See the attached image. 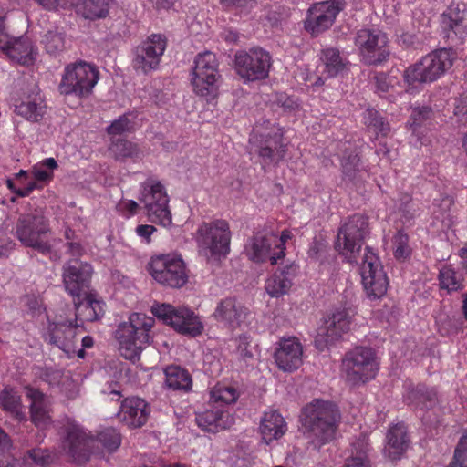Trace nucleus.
I'll return each instance as SVG.
<instances>
[{
	"mask_svg": "<svg viewBox=\"0 0 467 467\" xmlns=\"http://www.w3.org/2000/svg\"><path fill=\"white\" fill-rule=\"evenodd\" d=\"M300 420L309 444L319 450L335 438L341 413L336 403L315 399L303 408Z\"/></svg>",
	"mask_w": 467,
	"mask_h": 467,
	"instance_id": "obj_1",
	"label": "nucleus"
},
{
	"mask_svg": "<svg viewBox=\"0 0 467 467\" xmlns=\"http://www.w3.org/2000/svg\"><path fill=\"white\" fill-rule=\"evenodd\" d=\"M155 323L153 317L142 313H133L128 322L119 325L115 337L120 355L132 362L139 359L141 349L150 343L149 332Z\"/></svg>",
	"mask_w": 467,
	"mask_h": 467,
	"instance_id": "obj_2",
	"label": "nucleus"
},
{
	"mask_svg": "<svg viewBox=\"0 0 467 467\" xmlns=\"http://www.w3.org/2000/svg\"><path fill=\"white\" fill-rule=\"evenodd\" d=\"M50 231L48 219L40 208L21 213L16 223V236L21 244L43 254L51 252V244L47 240Z\"/></svg>",
	"mask_w": 467,
	"mask_h": 467,
	"instance_id": "obj_3",
	"label": "nucleus"
},
{
	"mask_svg": "<svg viewBox=\"0 0 467 467\" xmlns=\"http://www.w3.org/2000/svg\"><path fill=\"white\" fill-rule=\"evenodd\" d=\"M379 369L375 353L371 348L357 347L346 353L341 370L347 382L351 385L365 383L375 378Z\"/></svg>",
	"mask_w": 467,
	"mask_h": 467,
	"instance_id": "obj_4",
	"label": "nucleus"
},
{
	"mask_svg": "<svg viewBox=\"0 0 467 467\" xmlns=\"http://www.w3.org/2000/svg\"><path fill=\"white\" fill-rule=\"evenodd\" d=\"M192 85L194 92L206 100L213 99L218 94V61L215 54L205 51L198 54L194 59L192 72Z\"/></svg>",
	"mask_w": 467,
	"mask_h": 467,
	"instance_id": "obj_5",
	"label": "nucleus"
},
{
	"mask_svg": "<svg viewBox=\"0 0 467 467\" xmlns=\"http://www.w3.org/2000/svg\"><path fill=\"white\" fill-rule=\"evenodd\" d=\"M454 59L451 49H439L422 57L404 74L409 84L432 82L452 66Z\"/></svg>",
	"mask_w": 467,
	"mask_h": 467,
	"instance_id": "obj_6",
	"label": "nucleus"
},
{
	"mask_svg": "<svg viewBox=\"0 0 467 467\" xmlns=\"http://www.w3.org/2000/svg\"><path fill=\"white\" fill-rule=\"evenodd\" d=\"M99 78L96 67L83 61L68 65L58 86L64 95L88 97Z\"/></svg>",
	"mask_w": 467,
	"mask_h": 467,
	"instance_id": "obj_7",
	"label": "nucleus"
},
{
	"mask_svg": "<svg viewBox=\"0 0 467 467\" xmlns=\"http://www.w3.org/2000/svg\"><path fill=\"white\" fill-rule=\"evenodd\" d=\"M368 234V218L362 214H354L338 229L335 248L347 256L350 263L357 264L356 254L359 253Z\"/></svg>",
	"mask_w": 467,
	"mask_h": 467,
	"instance_id": "obj_8",
	"label": "nucleus"
},
{
	"mask_svg": "<svg viewBox=\"0 0 467 467\" xmlns=\"http://www.w3.org/2000/svg\"><path fill=\"white\" fill-rule=\"evenodd\" d=\"M148 270L159 284L171 288H181L188 282L183 260L176 255L161 254L151 258Z\"/></svg>",
	"mask_w": 467,
	"mask_h": 467,
	"instance_id": "obj_9",
	"label": "nucleus"
},
{
	"mask_svg": "<svg viewBox=\"0 0 467 467\" xmlns=\"http://www.w3.org/2000/svg\"><path fill=\"white\" fill-rule=\"evenodd\" d=\"M140 201L144 204L147 216L151 223L162 226L171 224V213L168 206L169 198L164 186L159 181L149 179L143 183Z\"/></svg>",
	"mask_w": 467,
	"mask_h": 467,
	"instance_id": "obj_10",
	"label": "nucleus"
},
{
	"mask_svg": "<svg viewBox=\"0 0 467 467\" xmlns=\"http://www.w3.org/2000/svg\"><path fill=\"white\" fill-rule=\"evenodd\" d=\"M61 449L72 461L83 464L89 460L95 440L74 421L67 420L60 431Z\"/></svg>",
	"mask_w": 467,
	"mask_h": 467,
	"instance_id": "obj_11",
	"label": "nucleus"
},
{
	"mask_svg": "<svg viewBox=\"0 0 467 467\" xmlns=\"http://www.w3.org/2000/svg\"><path fill=\"white\" fill-rule=\"evenodd\" d=\"M151 313L177 332L192 337L202 334L203 327L194 313L186 307H174L169 304L153 305Z\"/></svg>",
	"mask_w": 467,
	"mask_h": 467,
	"instance_id": "obj_12",
	"label": "nucleus"
},
{
	"mask_svg": "<svg viewBox=\"0 0 467 467\" xmlns=\"http://www.w3.org/2000/svg\"><path fill=\"white\" fill-rule=\"evenodd\" d=\"M354 43L359 51L361 61L368 66H378L389 59V49L385 33L363 28L357 32Z\"/></svg>",
	"mask_w": 467,
	"mask_h": 467,
	"instance_id": "obj_13",
	"label": "nucleus"
},
{
	"mask_svg": "<svg viewBox=\"0 0 467 467\" xmlns=\"http://www.w3.org/2000/svg\"><path fill=\"white\" fill-rule=\"evenodd\" d=\"M271 66L270 54L262 48H252L248 52L239 51L234 57L236 73L246 82L265 79Z\"/></svg>",
	"mask_w": 467,
	"mask_h": 467,
	"instance_id": "obj_14",
	"label": "nucleus"
},
{
	"mask_svg": "<svg viewBox=\"0 0 467 467\" xmlns=\"http://www.w3.org/2000/svg\"><path fill=\"white\" fill-rule=\"evenodd\" d=\"M250 142L255 147V151L267 164H277L287 151L284 143V133L281 128L274 125L270 130L263 128L256 130L250 138Z\"/></svg>",
	"mask_w": 467,
	"mask_h": 467,
	"instance_id": "obj_15",
	"label": "nucleus"
},
{
	"mask_svg": "<svg viewBox=\"0 0 467 467\" xmlns=\"http://www.w3.org/2000/svg\"><path fill=\"white\" fill-rule=\"evenodd\" d=\"M197 241L212 255L225 256L230 251L231 232L224 220L203 223L197 231Z\"/></svg>",
	"mask_w": 467,
	"mask_h": 467,
	"instance_id": "obj_16",
	"label": "nucleus"
},
{
	"mask_svg": "<svg viewBox=\"0 0 467 467\" xmlns=\"http://www.w3.org/2000/svg\"><path fill=\"white\" fill-rule=\"evenodd\" d=\"M362 258L361 277L367 296L371 299L382 297L389 286V280L379 258L369 251Z\"/></svg>",
	"mask_w": 467,
	"mask_h": 467,
	"instance_id": "obj_17",
	"label": "nucleus"
},
{
	"mask_svg": "<svg viewBox=\"0 0 467 467\" xmlns=\"http://www.w3.org/2000/svg\"><path fill=\"white\" fill-rule=\"evenodd\" d=\"M93 268L90 264L78 258L68 260L63 266V284L73 297L88 292Z\"/></svg>",
	"mask_w": 467,
	"mask_h": 467,
	"instance_id": "obj_18",
	"label": "nucleus"
},
{
	"mask_svg": "<svg viewBox=\"0 0 467 467\" xmlns=\"http://www.w3.org/2000/svg\"><path fill=\"white\" fill-rule=\"evenodd\" d=\"M342 8V4L338 0H327L312 5L307 11L305 29L313 36H318L333 25Z\"/></svg>",
	"mask_w": 467,
	"mask_h": 467,
	"instance_id": "obj_19",
	"label": "nucleus"
},
{
	"mask_svg": "<svg viewBox=\"0 0 467 467\" xmlns=\"http://www.w3.org/2000/svg\"><path fill=\"white\" fill-rule=\"evenodd\" d=\"M351 317L346 309L337 310L321 326L315 338L317 348L323 350L338 341L350 329Z\"/></svg>",
	"mask_w": 467,
	"mask_h": 467,
	"instance_id": "obj_20",
	"label": "nucleus"
},
{
	"mask_svg": "<svg viewBox=\"0 0 467 467\" xmlns=\"http://www.w3.org/2000/svg\"><path fill=\"white\" fill-rule=\"evenodd\" d=\"M166 48V38L161 35H152L135 48L133 67L137 70L147 73L155 69Z\"/></svg>",
	"mask_w": 467,
	"mask_h": 467,
	"instance_id": "obj_21",
	"label": "nucleus"
},
{
	"mask_svg": "<svg viewBox=\"0 0 467 467\" xmlns=\"http://www.w3.org/2000/svg\"><path fill=\"white\" fill-rule=\"evenodd\" d=\"M150 408L142 399L130 397L120 401L119 410L116 416L119 422L130 429H139L144 426L149 419Z\"/></svg>",
	"mask_w": 467,
	"mask_h": 467,
	"instance_id": "obj_22",
	"label": "nucleus"
},
{
	"mask_svg": "<svg viewBox=\"0 0 467 467\" xmlns=\"http://www.w3.org/2000/svg\"><path fill=\"white\" fill-rule=\"evenodd\" d=\"M46 109L45 101L40 90L36 84L28 86L17 103L15 105V112L32 122L42 119Z\"/></svg>",
	"mask_w": 467,
	"mask_h": 467,
	"instance_id": "obj_23",
	"label": "nucleus"
},
{
	"mask_svg": "<svg viewBox=\"0 0 467 467\" xmlns=\"http://www.w3.org/2000/svg\"><path fill=\"white\" fill-rule=\"evenodd\" d=\"M303 349L296 337L282 339L275 352L277 367L284 371L297 369L303 363Z\"/></svg>",
	"mask_w": 467,
	"mask_h": 467,
	"instance_id": "obj_24",
	"label": "nucleus"
},
{
	"mask_svg": "<svg viewBox=\"0 0 467 467\" xmlns=\"http://www.w3.org/2000/svg\"><path fill=\"white\" fill-rule=\"evenodd\" d=\"M81 325L66 322H50L47 327L48 342L67 354L75 352L76 330Z\"/></svg>",
	"mask_w": 467,
	"mask_h": 467,
	"instance_id": "obj_25",
	"label": "nucleus"
},
{
	"mask_svg": "<svg viewBox=\"0 0 467 467\" xmlns=\"http://www.w3.org/2000/svg\"><path fill=\"white\" fill-rule=\"evenodd\" d=\"M103 302L97 299L96 294L86 292L80 297H74V306L76 309V319L84 322H94L99 320L103 315Z\"/></svg>",
	"mask_w": 467,
	"mask_h": 467,
	"instance_id": "obj_26",
	"label": "nucleus"
},
{
	"mask_svg": "<svg viewBox=\"0 0 467 467\" xmlns=\"http://www.w3.org/2000/svg\"><path fill=\"white\" fill-rule=\"evenodd\" d=\"M247 308L234 297L223 299L217 306L214 317L217 320L224 322L232 328L240 327L246 318Z\"/></svg>",
	"mask_w": 467,
	"mask_h": 467,
	"instance_id": "obj_27",
	"label": "nucleus"
},
{
	"mask_svg": "<svg viewBox=\"0 0 467 467\" xmlns=\"http://www.w3.org/2000/svg\"><path fill=\"white\" fill-rule=\"evenodd\" d=\"M276 242V236L274 234L267 235L260 232L254 233L245 244V254L253 262H264L268 257L273 244L279 246Z\"/></svg>",
	"mask_w": 467,
	"mask_h": 467,
	"instance_id": "obj_28",
	"label": "nucleus"
},
{
	"mask_svg": "<svg viewBox=\"0 0 467 467\" xmlns=\"http://www.w3.org/2000/svg\"><path fill=\"white\" fill-rule=\"evenodd\" d=\"M0 48L14 61L21 65L33 64L36 53L33 45L27 37L10 38L6 45Z\"/></svg>",
	"mask_w": 467,
	"mask_h": 467,
	"instance_id": "obj_29",
	"label": "nucleus"
},
{
	"mask_svg": "<svg viewBox=\"0 0 467 467\" xmlns=\"http://www.w3.org/2000/svg\"><path fill=\"white\" fill-rule=\"evenodd\" d=\"M295 275L296 266L294 265L276 270L265 282L266 292L272 297H280L287 294Z\"/></svg>",
	"mask_w": 467,
	"mask_h": 467,
	"instance_id": "obj_30",
	"label": "nucleus"
},
{
	"mask_svg": "<svg viewBox=\"0 0 467 467\" xmlns=\"http://www.w3.org/2000/svg\"><path fill=\"white\" fill-rule=\"evenodd\" d=\"M260 431L263 440L269 444L282 437L286 431V424L277 410L266 411L261 420Z\"/></svg>",
	"mask_w": 467,
	"mask_h": 467,
	"instance_id": "obj_31",
	"label": "nucleus"
},
{
	"mask_svg": "<svg viewBox=\"0 0 467 467\" xmlns=\"http://www.w3.org/2000/svg\"><path fill=\"white\" fill-rule=\"evenodd\" d=\"M389 456L392 460H398L409 447L410 440L407 428L403 424L392 426L387 434Z\"/></svg>",
	"mask_w": 467,
	"mask_h": 467,
	"instance_id": "obj_32",
	"label": "nucleus"
},
{
	"mask_svg": "<svg viewBox=\"0 0 467 467\" xmlns=\"http://www.w3.org/2000/svg\"><path fill=\"white\" fill-rule=\"evenodd\" d=\"M109 0H79L76 4V12L85 19L104 18L109 14Z\"/></svg>",
	"mask_w": 467,
	"mask_h": 467,
	"instance_id": "obj_33",
	"label": "nucleus"
},
{
	"mask_svg": "<svg viewBox=\"0 0 467 467\" xmlns=\"http://www.w3.org/2000/svg\"><path fill=\"white\" fill-rule=\"evenodd\" d=\"M166 387L173 390L188 391L192 388V377L187 370L178 367L170 366L164 370Z\"/></svg>",
	"mask_w": 467,
	"mask_h": 467,
	"instance_id": "obj_34",
	"label": "nucleus"
},
{
	"mask_svg": "<svg viewBox=\"0 0 467 467\" xmlns=\"http://www.w3.org/2000/svg\"><path fill=\"white\" fill-rule=\"evenodd\" d=\"M442 24L445 28H449L455 33L461 29L467 28V6L462 4L451 5L447 14L443 15Z\"/></svg>",
	"mask_w": 467,
	"mask_h": 467,
	"instance_id": "obj_35",
	"label": "nucleus"
},
{
	"mask_svg": "<svg viewBox=\"0 0 467 467\" xmlns=\"http://www.w3.org/2000/svg\"><path fill=\"white\" fill-rule=\"evenodd\" d=\"M0 404L4 410L14 415L17 420H24L21 411V398L12 388L5 387L0 394Z\"/></svg>",
	"mask_w": 467,
	"mask_h": 467,
	"instance_id": "obj_36",
	"label": "nucleus"
},
{
	"mask_svg": "<svg viewBox=\"0 0 467 467\" xmlns=\"http://www.w3.org/2000/svg\"><path fill=\"white\" fill-rule=\"evenodd\" d=\"M352 455L346 459L343 467H371L367 455L368 443L365 439L358 440L352 445Z\"/></svg>",
	"mask_w": 467,
	"mask_h": 467,
	"instance_id": "obj_37",
	"label": "nucleus"
},
{
	"mask_svg": "<svg viewBox=\"0 0 467 467\" xmlns=\"http://www.w3.org/2000/svg\"><path fill=\"white\" fill-rule=\"evenodd\" d=\"M321 60L329 77L337 76L345 67V63L340 57L339 50L335 47L323 49L321 52Z\"/></svg>",
	"mask_w": 467,
	"mask_h": 467,
	"instance_id": "obj_38",
	"label": "nucleus"
},
{
	"mask_svg": "<svg viewBox=\"0 0 467 467\" xmlns=\"http://www.w3.org/2000/svg\"><path fill=\"white\" fill-rule=\"evenodd\" d=\"M196 422L200 428L211 432H217L224 428L223 413L219 410H205L197 414Z\"/></svg>",
	"mask_w": 467,
	"mask_h": 467,
	"instance_id": "obj_39",
	"label": "nucleus"
},
{
	"mask_svg": "<svg viewBox=\"0 0 467 467\" xmlns=\"http://www.w3.org/2000/svg\"><path fill=\"white\" fill-rule=\"evenodd\" d=\"M440 286L448 292L457 291L463 287L462 275L451 265H445L440 270Z\"/></svg>",
	"mask_w": 467,
	"mask_h": 467,
	"instance_id": "obj_40",
	"label": "nucleus"
},
{
	"mask_svg": "<svg viewBox=\"0 0 467 467\" xmlns=\"http://www.w3.org/2000/svg\"><path fill=\"white\" fill-rule=\"evenodd\" d=\"M409 399L429 409L436 404L437 393L434 389H430L425 385L419 384L410 391Z\"/></svg>",
	"mask_w": 467,
	"mask_h": 467,
	"instance_id": "obj_41",
	"label": "nucleus"
},
{
	"mask_svg": "<svg viewBox=\"0 0 467 467\" xmlns=\"http://www.w3.org/2000/svg\"><path fill=\"white\" fill-rule=\"evenodd\" d=\"M344 180L354 182L361 177L360 159L356 153L345 156L341 161Z\"/></svg>",
	"mask_w": 467,
	"mask_h": 467,
	"instance_id": "obj_42",
	"label": "nucleus"
},
{
	"mask_svg": "<svg viewBox=\"0 0 467 467\" xmlns=\"http://www.w3.org/2000/svg\"><path fill=\"white\" fill-rule=\"evenodd\" d=\"M365 123L368 129L381 136H387L390 131L389 124L385 121V119L374 109H368L365 115Z\"/></svg>",
	"mask_w": 467,
	"mask_h": 467,
	"instance_id": "obj_43",
	"label": "nucleus"
},
{
	"mask_svg": "<svg viewBox=\"0 0 467 467\" xmlns=\"http://www.w3.org/2000/svg\"><path fill=\"white\" fill-rule=\"evenodd\" d=\"M97 441L109 451H115L121 443L120 433L112 427L101 430L97 435Z\"/></svg>",
	"mask_w": 467,
	"mask_h": 467,
	"instance_id": "obj_44",
	"label": "nucleus"
},
{
	"mask_svg": "<svg viewBox=\"0 0 467 467\" xmlns=\"http://www.w3.org/2000/svg\"><path fill=\"white\" fill-rule=\"evenodd\" d=\"M111 150L116 160L124 161L127 158H134L139 155L137 145L125 140H118L113 143Z\"/></svg>",
	"mask_w": 467,
	"mask_h": 467,
	"instance_id": "obj_45",
	"label": "nucleus"
},
{
	"mask_svg": "<svg viewBox=\"0 0 467 467\" xmlns=\"http://www.w3.org/2000/svg\"><path fill=\"white\" fill-rule=\"evenodd\" d=\"M30 414L33 423L38 428H44L50 422L47 403L30 405Z\"/></svg>",
	"mask_w": 467,
	"mask_h": 467,
	"instance_id": "obj_46",
	"label": "nucleus"
},
{
	"mask_svg": "<svg viewBox=\"0 0 467 467\" xmlns=\"http://www.w3.org/2000/svg\"><path fill=\"white\" fill-rule=\"evenodd\" d=\"M26 455L32 462L41 467H48L54 462V455L47 450L42 448H34L26 451Z\"/></svg>",
	"mask_w": 467,
	"mask_h": 467,
	"instance_id": "obj_47",
	"label": "nucleus"
},
{
	"mask_svg": "<svg viewBox=\"0 0 467 467\" xmlns=\"http://www.w3.org/2000/svg\"><path fill=\"white\" fill-rule=\"evenodd\" d=\"M447 467H467V432L461 437L453 459Z\"/></svg>",
	"mask_w": 467,
	"mask_h": 467,
	"instance_id": "obj_48",
	"label": "nucleus"
},
{
	"mask_svg": "<svg viewBox=\"0 0 467 467\" xmlns=\"http://www.w3.org/2000/svg\"><path fill=\"white\" fill-rule=\"evenodd\" d=\"M395 257L397 259H405L410 255V248L409 246V236L403 231H399L394 236Z\"/></svg>",
	"mask_w": 467,
	"mask_h": 467,
	"instance_id": "obj_49",
	"label": "nucleus"
},
{
	"mask_svg": "<svg viewBox=\"0 0 467 467\" xmlns=\"http://www.w3.org/2000/svg\"><path fill=\"white\" fill-rule=\"evenodd\" d=\"M44 43L47 51L50 54H56L64 48V37L57 32H47L45 35Z\"/></svg>",
	"mask_w": 467,
	"mask_h": 467,
	"instance_id": "obj_50",
	"label": "nucleus"
},
{
	"mask_svg": "<svg viewBox=\"0 0 467 467\" xmlns=\"http://www.w3.org/2000/svg\"><path fill=\"white\" fill-rule=\"evenodd\" d=\"M212 397L215 401L231 404L236 401L238 394L233 387H218L212 391Z\"/></svg>",
	"mask_w": 467,
	"mask_h": 467,
	"instance_id": "obj_51",
	"label": "nucleus"
},
{
	"mask_svg": "<svg viewBox=\"0 0 467 467\" xmlns=\"http://www.w3.org/2000/svg\"><path fill=\"white\" fill-rule=\"evenodd\" d=\"M433 117V110L429 106H422L415 108L410 116V127L415 130L416 127L422 125L425 121Z\"/></svg>",
	"mask_w": 467,
	"mask_h": 467,
	"instance_id": "obj_52",
	"label": "nucleus"
},
{
	"mask_svg": "<svg viewBox=\"0 0 467 467\" xmlns=\"http://www.w3.org/2000/svg\"><path fill=\"white\" fill-rule=\"evenodd\" d=\"M37 376L40 379L50 385H57L60 382L61 372L52 368H38Z\"/></svg>",
	"mask_w": 467,
	"mask_h": 467,
	"instance_id": "obj_53",
	"label": "nucleus"
},
{
	"mask_svg": "<svg viewBox=\"0 0 467 467\" xmlns=\"http://www.w3.org/2000/svg\"><path fill=\"white\" fill-rule=\"evenodd\" d=\"M453 113L459 122L467 124V91L456 100Z\"/></svg>",
	"mask_w": 467,
	"mask_h": 467,
	"instance_id": "obj_54",
	"label": "nucleus"
},
{
	"mask_svg": "<svg viewBox=\"0 0 467 467\" xmlns=\"http://www.w3.org/2000/svg\"><path fill=\"white\" fill-rule=\"evenodd\" d=\"M130 120L125 116H120L118 119L114 120L108 128L107 132L109 135H120L129 130Z\"/></svg>",
	"mask_w": 467,
	"mask_h": 467,
	"instance_id": "obj_55",
	"label": "nucleus"
},
{
	"mask_svg": "<svg viewBox=\"0 0 467 467\" xmlns=\"http://www.w3.org/2000/svg\"><path fill=\"white\" fill-rule=\"evenodd\" d=\"M226 7H234L240 12L248 13L256 5V0H220Z\"/></svg>",
	"mask_w": 467,
	"mask_h": 467,
	"instance_id": "obj_56",
	"label": "nucleus"
},
{
	"mask_svg": "<svg viewBox=\"0 0 467 467\" xmlns=\"http://www.w3.org/2000/svg\"><path fill=\"white\" fill-rule=\"evenodd\" d=\"M276 103L283 109L284 112L288 114H293L298 111L300 109V106L296 100L285 95H281L277 99Z\"/></svg>",
	"mask_w": 467,
	"mask_h": 467,
	"instance_id": "obj_57",
	"label": "nucleus"
},
{
	"mask_svg": "<svg viewBox=\"0 0 467 467\" xmlns=\"http://www.w3.org/2000/svg\"><path fill=\"white\" fill-rule=\"evenodd\" d=\"M25 389L26 397L31 400V405H37L46 402L45 394L39 389L30 386H26Z\"/></svg>",
	"mask_w": 467,
	"mask_h": 467,
	"instance_id": "obj_58",
	"label": "nucleus"
},
{
	"mask_svg": "<svg viewBox=\"0 0 467 467\" xmlns=\"http://www.w3.org/2000/svg\"><path fill=\"white\" fill-rule=\"evenodd\" d=\"M377 89L380 92H387L389 88V77L383 72L377 73L374 76Z\"/></svg>",
	"mask_w": 467,
	"mask_h": 467,
	"instance_id": "obj_59",
	"label": "nucleus"
},
{
	"mask_svg": "<svg viewBox=\"0 0 467 467\" xmlns=\"http://www.w3.org/2000/svg\"><path fill=\"white\" fill-rule=\"evenodd\" d=\"M154 232H156V228L153 225L140 224L136 228V234L148 244L150 242V236Z\"/></svg>",
	"mask_w": 467,
	"mask_h": 467,
	"instance_id": "obj_60",
	"label": "nucleus"
},
{
	"mask_svg": "<svg viewBox=\"0 0 467 467\" xmlns=\"http://www.w3.org/2000/svg\"><path fill=\"white\" fill-rule=\"evenodd\" d=\"M33 176L39 182H47L52 179L53 172L46 171L41 167L35 166L32 171Z\"/></svg>",
	"mask_w": 467,
	"mask_h": 467,
	"instance_id": "obj_61",
	"label": "nucleus"
},
{
	"mask_svg": "<svg viewBox=\"0 0 467 467\" xmlns=\"http://www.w3.org/2000/svg\"><path fill=\"white\" fill-rule=\"evenodd\" d=\"M67 253L72 256H80L84 253V248L79 242L70 241L67 243Z\"/></svg>",
	"mask_w": 467,
	"mask_h": 467,
	"instance_id": "obj_62",
	"label": "nucleus"
},
{
	"mask_svg": "<svg viewBox=\"0 0 467 467\" xmlns=\"http://www.w3.org/2000/svg\"><path fill=\"white\" fill-rule=\"evenodd\" d=\"M12 447V441L7 433L0 428V453H5Z\"/></svg>",
	"mask_w": 467,
	"mask_h": 467,
	"instance_id": "obj_63",
	"label": "nucleus"
},
{
	"mask_svg": "<svg viewBox=\"0 0 467 467\" xmlns=\"http://www.w3.org/2000/svg\"><path fill=\"white\" fill-rule=\"evenodd\" d=\"M157 9H169L173 5L174 0H151Z\"/></svg>",
	"mask_w": 467,
	"mask_h": 467,
	"instance_id": "obj_64",
	"label": "nucleus"
}]
</instances>
